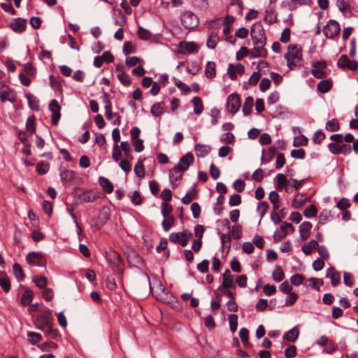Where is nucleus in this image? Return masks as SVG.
Here are the masks:
<instances>
[{
  "instance_id": "1",
  "label": "nucleus",
  "mask_w": 358,
  "mask_h": 358,
  "mask_svg": "<svg viewBox=\"0 0 358 358\" xmlns=\"http://www.w3.org/2000/svg\"><path fill=\"white\" fill-rule=\"evenodd\" d=\"M194 162V157L193 154L191 152H188L182 156L180 158L179 162L169 171V181L173 189L178 186L177 182L182 179V173L188 170Z\"/></svg>"
},
{
  "instance_id": "2",
  "label": "nucleus",
  "mask_w": 358,
  "mask_h": 358,
  "mask_svg": "<svg viewBox=\"0 0 358 358\" xmlns=\"http://www.w3.org/2000/svg\"><path fill=\"white\" fill-rule=\"evenodd\" d=\"M288 51L285 54L284 57L287 60V65L289 70H294L296 67L303 66V59L302 55L301 47L290 44L288 46Z\"/></svg>"
},
{
  "instance_id": "3",
  "label": "nucleus",
  "mask_w": 358,
  "mask_h": 358,
  "mask_svg": "<svg viewBox=\"0 0 358 358\" xmlns=\"http://www.w3.org/2000/svg\"><path fill=\"white\" fill-rule=\"evenodd\" d=\"M106 259L111 268L120 274L123 273V260L120 255L113 249L106 252Z\"/></svg>"
},
{
  "instance_id": "4",
  "label": "nucleus",
  "mask_w": 358,
  "mask_h": 358,
  "mask_svg": "<svg viewBox=\"0 0 358 358\" xmlns=\"http://www.w3.org/2000/svg\"><path fill=\"white\" fill-rule=\"evenodd\" d=\"M250 35L255 45L264 48L266 45V38L264 27L261 22H255L251 28Z\"/></svg>"
},
{
  "instance_id": "5",
  "label": "nucleus",
  "mask_w": 358,
  "mask_h": 358,
  "mask_svg": "<svg viewBox=\"0 0 358 358\" xmlns=\"http://www.w3.org/2000/svg\"><path fill=\"white\" fill-rule=\"evenodd\" d=\"M53 317L52 315L51 310L48 309L45 311L39 313L36 317V328L43 331L45 329L52 326Z\"/></svg>"
},
{
  "instance_id": "6",
  "label": "nucleus",
  "mask_w": 358,
  "mask_h": 358,
  "mask_svg": "<svg viewBox=\"0 0 358 358\" xmlns=\"http://www.w3.org/2000/svg\"><path fill=\"white\" fill-rule=\"evenodd\" d=\"M27 263L31 266H45L46 264L45 255L42 252H30L25 257Z\"/></svg>"
},
{
  "instance_id": "7",
  "label": "nucleus",
  "mask_w": 358,
  "mask_h": 358,
  "mask_svg": "<svg viewBox=\"0 0 358 358\" xmlns=\"http://www.w3.org/2000/svg\"><path fill=\"white\" fill-rule=\"evenodd\" d=\"M110 217V209L107 207H103L99 210L96 217L92 220V227L96 230L100 229L103 227Z\"/></svg>"
},
{
  "instance_id": "8",
  "label": "nucleus",
  "mask_w": 358,
  "mask_h": 358,
  "mask_svg": "<svg viewBox=\"0 0 358 358\" xmlns=\"http://www.w3.org/2000/svg\"><path fill=\"white\" fill-rule=\"evenodd\" d=\"M181 22L187 29H192L199 24V17L192 11H186L181 16Z\"/></svg>"
},
{
  "instance_id": "9",
  "label": "nucleus",
  "mask_w": 358,
  "mask_h": 358,
  "mask_svg": "<svg viewBox=\"0 0 358 358\" xmlns=\"http://www.w3.org/2000/svg\"><path fill=\"white\" fill-rule=\"evenodd\" d=\"M295 229L294 226L289 222H283L282 224L280 227V229H277L273 236V241L275 243H278L280 241L282 238L286 237L288 234V231L290 233H293Z\"/></svg>"
},
{
  "instance_id": "10",
  "label": "nucleus",
  "mask_w": 358,
  "mask_h": 358,
  "mask_svg": "<svg viewBox=\"0 0 358 358\" xmlns=\"http://www.w3.org/2000/svg\"><path fill=\"white\" fill-rule=\"evenodd\" d=\"M340 31V24L334 20H329L327 24L323 28L324 35L327 38H333L335 36L339 34Z\"/></svg>"
},
{
  "instance_id": "11",
  "label": "nucleus",
  "mask_w": 358,
  "mask_h": 358,
  "mask_svg": "<svg viewBox=\"0 0 358 358\" xmlns=\"http://www.w3.org/2000/svg\"><path fill=\"white\" fill-rule=\"evenodd\" d=\"M241 107V99L237 93L229 95L227 101V108L232 114L236 113Z\"/></svg>"
},
{
  "instance_id": "12",
  "label": "nucleus",
  "mask_w": 358,
  "mask_h": 358,
  "mask_svg": "<svg viewBox=\"0 0 358 358\" xmlns=\"http://www.w3.org/2000/svg\"><path fill=\"white\" fill-rule=\"evenodd\" d=\"M337 66L342 69L355 71L358 69V62L350 59L346 55H342L338 59Z\"/></svg>"
},
{
  "instance_id": "13",
  "label": "nucleus",
  "mask_w": 358,
  "mask_h": 358,
  "mask_svg": "<svg viewBox=\"0 0 358 358\" xmlns=\"http://www.w3.org/2000/svg\"><path fill=\"white\" fill-rule=\"evenodd\" d=\"M48 108L52 112L51 123L52 125L56 126L61 117V106L59 105L57 100L52 99L50 101Z\"/></svg>"
},
{
  "instance_id": "14",
  "label": "nucleus",
  "mask_w": 358,
  "mask_h": 358,
  "mask_svg": "<svg viewBox=\"0 0 358 358\" xmlns=\"http://www.w3.org/2000/svg\"><path fill=\"white\" fill-rule=\"evenodd\" d=\"M75 197L79 201L80 203H90L93 202L100 196L96 194L93 189L85 190L81 193H77Z\"/></svg>"
},
{
  "instance_id": "15",
  "label": "nucleus",
  "mask_w": 358,
  "mask_h": 358,
  "mask_svg": "<svg viewBox=\"0 0 358 358\" xmlns=\"http://www.w3.org/2000/svg\"><path fill=\"white\" fill-rule=\"evenodd\" d=\"M178 53L182 55L192 54L198 51L197 45L194 41H181L178 44Z\"/></svg>"
},
{
  "instance_id": "16",
  "label": "nucleus",
  "mask_w": 358,
  "mask_h": 358,
  "mask_svg": "<svg viewBox=\"0 0 358 358\" xmlns=\"http://www.w3.org/2000/svg\"><path fill=\"white\" fill-rule=\"evenodd\" d=\"M223 280L222 284L217 288V290L222 291V289L236 288V285L234 283L233 275L230 270L227 269L222 274Z\"/></svg>"
},
{
  "instance_id": "17",
  "label": "nucleus",
  "mask_w": 358,
  "mask_h": 358,
  "mask_svg": "<svg viewBox=\"0 0 358 358\" xmlns=\"http://www.w3.org/2000/svg\"><path fill=\"white\" fill-rule=\"evenodd\" d=\"M10 29L15 33L21 34L26 30L27 20L17 17L10 24Z\"/></svg>"
},
{
  "instance_id": "18",
  "label": "nucleus",
  "mask_w": 358,
  "mask_h": 358,
  "mask_svg": "<svg viewBox=\"0 0 358 358\" xmlns=\"http://www.w3.org/2000/svg\"><path fill=\"white\" fill-rule=\"evenodd\" d=\"M313 225L310 222L305 221L299 227L301 238L306 241L310 235V229Z\"/></svg>"
},
{
  "instance_id": "19",
  "label": "nucleus",
  "mask_w": 358,
  "mask_h": 358,
  "mask_svg": "<svg viewBox=\"0 0 358 358\" xmlns=\"http://www.w3.org/2000/svg\"><path fill=\"white\" fill-rule=\"evenodd\" d=\"M99 183L106 193L110 194L113 192V185L107 178L100 176L99 178Z\"/></svg>"
},
{
  "instance_id": "20",
  "label": "nucleus",
  "mask_w": 358,
  "mask_h": 358,
  "mask_svg": "<svg viewBox=\"0 0 358 358\" xmlns=\"http://www.w3.org/2000/svg\"><path fill=\"white\" fill-rule=\"evenodd\" d=\"M332 86L333 83L331 79H324L319 82L317 84V90L320 92L325 94L331 90Z\"/></svg>"
},
{
  "instance_id": "21",
  "label": "nucleus",
  "mask_w": 358,
  "mask_h": 358,
  "mask_svg": "<svg viewBox=\"0 0 358 358\" xmlns=\"http://www.w3.org/2000/svg\"><path fill=\"white\" fill-rule=\"evenodd\" d=\"M113 108H105V115L107 120H110L113 117H115V120L112 122L113 125L119 126L121 123V117L117 113H113Z\"/></svg>"
},
{
  "instance_id": "22",
  "label": "nucleus",
  "mask_w": 358,
  "mask_h": 358,
  "mask_svg": "<svg viewBox=\"0 0 358 358\" xmlns=\"http://www.w3.org/2000/svg\"><path fill=\"white\" fill-rule=\"evenodd\" d=\"M164 102L160 101L153 104L150 109L151 114L155 117H159L165 113Z\"/></svg>"
},
{
  "instance_id": "23",
  "label": "nucleus",
  "mask_w": 358,
  "mask_h": 358,
  "mask_svg": "<svg viewBox=\"0 0 358 358\" xmlns=\"http://www.w3.org/2000/svg\"><path fill=\"white\" fill-rule=\"evenodd\" d=\"M46 337L52 338L56 341H58L61 338V334L57 329H53L52 326H50L43 331Z\"/></svg>"
},
{
  "instance_id": "24",
  "label": "nucleus",
  "mask_w": 358,
  "mask_h": 358,
  "mask_svg": "<svg viewBox=\"0 0 358 358\" xmlns=\"http://www.w3.org/2000/svg\"><path fill=\"white\" fill-rule=\"evenodd\" d=\"M327 277H330L333 286H337L341 282V274L338 271H334V268L327 270Z\"/></svg>"
},
{
  "instance_id": "25",
  "label": "nucleus",
  "mask_w": 358,
  "mask_h": 358,
  "mask_svg": "<svg viewBox=\"0 0 358 358\" xmlns=\"http://www.w3.org/2000/svg\"><path fill=\"white\" fill-rule=\"evenodd\" d=\"M317 248H319L317 241L315 240H311L308 243L302 245L301 250L305 255H309L312 253L313 250H316Z\"/></svg>"
},
{
  "instance_id": "26",
  "label": "nucleus",
  "mask_w": 358,
  "mask_h": 358,
  "mask_svg": "<svg viewBox=\"0 0 358 358\" xmlns=\"http://www.w3.org/2000/svg\"><path fill=\"white\" fill-rule=\"evenodd\" d=\"M194 150L197 157H203L209 153L210 148L208 145L198 143L195 145Z\"/></svg>"
},
{
  "instance_id": "27",
  "label": "nucleus",
  "mask_w": 358,
  "mask_h": 358,
  "mask_svg": "<svg viewBox=\"0 0 358 358\" xmlns=\"http://www.w3.org/2000/svg\"><path fill=\"white\" fill-rule=\"evenodd\" d=\"M144 159L139 158L134 166V173L140 178L145 177V171L143 165Z\"/></svg>"
},
{
  "instance_id": "28",
  "label": "nucleus",
  "mask_w": 358,
  "mask_h": 358,
  "mask_svg": "<svg viewBox=\"0 0 358 358\" xmlns=\"http://www.w3.org/2000/svg\"><path fill=\"white\" fill-rule=\"evenodd\" d=\"M25 97L27 99L29 107L35 111L39 110L38 100L31 93H27Z\"/></svg>"
},
{
  "instance_id": "29",
  "label": "nucleus",
  "mask_w": 358,
  "mask_h": 358,
  "mask_svg": "<svg viewBox=\"0 0 358 358\" xmlns=\"http://www.w3.org/2000/svg\"><path fill=\"white\" fill-rule=\"evenodd\" d=\"M274 180L275 181V187L277 190H280L284 188L288 182L286 176L283 173H278Z\"/></svg>"
},
{
  "instance_id": "30",
  "label": "nucleus",
  "mask_w": 358,
  "mask_h": 358,
  "mask_svg": "<svg viewBox=\"0 0 358 358\" xmlns=\"http://www.w3.org/2000/svg\"><path fill=\"white\" fill-rule=\"evenodd\" d=\"M13 274L18 282H22L25 278V274L21 266L18 263H15L13 265Z\"/></svg>"
},
{
  "instance_id": "31",
  "label": "nucleus",
  "mask_w": 358,
  "mask_h": 358,
  "mask_svg": "<svg viewBox=\"0 0 358 358\" xmlns=\"http://www.w3.org/2000/svg\"><path fill=\"white\" fill-rule=\"evenodd\" d=\"M299 335V329L297 327H294L284 334L283 338L288 341L294 342L297 339Z\"/></svg>"
},
{
  "instance_id": "32",
  "label": "nucleus",
  "mask_w": 358,
  "mask_h": 358,
  "mask_svg": "<svg viewBox=\"0 0 358 358\" xmlns=\"http://www.w3.org/2000/svg\"><path fill=\"white\" fill-rule=\"evenodd\" d=\"M33 297H34L33 292L29 289H27L24 292V293L22 295V297H21L20 301H21L22 305L24 306H27L29 305L31 303V302L32 301Z\"/></svg>"
},
{
  "instance_id": "33",
  "label": "nucleus",
  "mask_w": 358,
  "mask_h": 358,
  "mask_svg": "<svg viewBox=\"0 0 358 358\" xmlns=\"http://www.w3.org/2000/svg\"><path fill=\"white\" fill-rule=\"evenodd\" d=\"M0 99L2 102L10 101L13 103L15 101V96L11 90H3L0 93Z\"/></svg>"
},
{
  "instance_id": "34",
  "label": "nucleus",
  "mask_w": 358,
  "mask_h": 358,
  "mask_svg": "<svg viewBox=\"0 0 358 358\" xmlns=\"http://www.w3.org/2000/svg\"><path fill=\"white\" fill-rule=\"evenodd\" d=\"M216 64L214 62H208L206 66L205 75L208 78H213L216 76Z\"/></svg>"
},
{
  "instance_id": "35",
  "label": "nucleus",
  "mask_w": 358,
  "mask_h": 358,
  "mask_svg": "<svg viewBox=\"0 0 358 358\" xmlns=\"http://www.w3.org/2000/svg\"><path fill=\"white\" fill-rule=\"evenodd\" d=\"M235 21V17L232 15H227L224 17V28L223 29V34L225 36H228L231 32V28L232 24Z\"/></svg>"
},
{
  "instance_id": "36",
  "label": "nucleus",
  "mask_w": 358,
  "mask_h": 358,
  "mask_svg": "<svg viewBox=\"0 0 358 358\" xmlns=\"http://www.w3.org/2000/svg\"><path fill=\"white\" fill-rule=\"evenodd\" d=\"M253 98L250 96L245 98L242 111L245 115H249L253 107Z\"/></svg>"
},
{
  "instance_id": "37",
  "label": "nucleus",
  "mask_w": 358,
  "mask_h": 358,
  "mask_svg": "<svg viewBox=\"0 0 358 358\" xmlns=\"http://www.w3.org/2000/svg\"><path fill=\"white\" fill-rule=\"evenodd\" d=\"M121 149L124 153V155L125 156L124 159H128L129 160H133L134 157L131 155V148L128 141H123L120 143Z\"/></svg>"
},
{
  "instance_id": "38",
  "label": "nucleus",
  "mask_w": 358,
  "mask_h": 358,
  "mask_svg": "<svg viewBox=\"0 0 358 358\" xmlns=\"http://www.w3.org/2000/svg\"><path fill=\"white\" fill-rule=\"evenodd\" d=\"M219 41V36L216 32H211L208 36L206 45L210 49H215L217 46V44Z\"/></svg>"
},
{
  "instance_id": "39",
  "label": "nucleus",
  "mask_w": 358,
  "mask_h": 358,
  "mask_svg": "<svg viewBox=\"0 0 358 358\" xmlns=\"http://www.w3.org/2000/svg\"><path fill=\"white\" fill-rule=\"evenodd\" d=\"M192 102L194 105V113L196 115H200L203 110V105L201 99L199 96H194Z\"/></svg>"
},
{
  "instance_id": "40",
  "label": "nucleus",
  "mask_w": 358,
  "mask_h": 358,
  "mask_svg": "<svg viewBox=\"0 0 358 358\" xmlns=\"http://www.w3.org/2000/svg\"><path fill=\"white\" fill-rule=\"evenodd\" d=\"M239 336L245 348L251 346V344L249 342V331L248 329L244 327L241 328L239 331Z\"/></svg>"
},
{
  "instance_id": "41",
  "label": "nucleus",
  "mask_w": 358,
  "mask_h": 358,
  "mask_svg": "<svg viewBox=\"0 0 358 358\" xmlns=\"http://www.w3.org/2000/svg\"><path fill=\"white\" fill-rule=\"evenodd\" d=\"M50 170V164L43 161L39 162L36 166V171L39 175H45Z\"/></svg>"
},
{
  "instance_id": "42",
  "label": "nucleus",
  "mask_w": 358,
  "mask_h": 358,
  "mask_svg": "<svg viewBox=\"0 0 358 358\" xmlns=\"http://www.w3.org/2000/svg\"><path fill=\"white\" fill-rule=\"evenodd\" d=\"M340 123L338 120L336 118L331 119L327 122L325 125V129L329 131H337L340 129Z\"/></svg>"
},
{
  "instance_id": "43",
  "label": "nucleus",
  "mask_w": 358,
  "mask_h": 358,
  "mask_svg": "<svg viewBox=\"0 0 358 358\" xmlns=\"http://www.w3.org/2000/svg\"><path fill=\"white\" fill-rule=\"evenodd\" d=\"M60 177L62 182H71L75 178V172L71 170L65 169L60 172Z\"/></svg>"
},
{
  "instance_id": "44",
  "label": "nucleus",
  "mask_w": 358,
  "mask_h": 358,
  "mask_svg": "<svg viewBox=\"0 0 358 358\" xmlns=\"http://www.w3.org/2000/svg\"><path fill=\"white\" fill-rule=\"evenodd\" d=\"M303 194H298L292 201V206L294 208H300L303 203H305L308 199L304 197Z\"/></svg>"
},
{
  "instance_id": "45",
  "label": "nucleus",
  "mask_w": 358,
  "mask_h": 358,
  "mask_svg": "<svg viewBox=\"0 0 358 358\" xmlns=\"http://www.w3.org/2000/svg\"><path fill=\"white\" fill-rule=\"evenodd\" d=\"M36 117L34 115H31L29 116L26 122V129L27 131L31 134H34L36 132V124H35Z\"/></svg>"
},
{
  "instance_id": "46",
  "label": "nucleus",
  "mask_w": 358,
  "mask_h": 358,
  "mask_svg": "<svg viewBox=\"0 0 358 358\" xmlns=\"http://www.w3.org/2000/svg\"><path fill=\"white\" fill-rule=\"evenodd\" d=\"M273 279L275 282H281L285 278V274L280 266H276L272 273Z\"/></svg>"
},
{
  "instance_id": "47",
  "label": "nucleus",
  "mask_w": 358,
  "mask_h": 358,
  "mask_svg": "<svg viewBox=\"0 0 358 358\" xmlns=\"http://www.w3.org/2000/svg\"><path fill=\"white\" fill-rule=\"evenodd\" d=\"M165 219L163 220L162 222V225L163 227V229L165 231H168L170 230V229L172 227V226L174 224L175 218L173 215H170L168 217H164Z\"/></svg>"
},
{
  "instance_id": "48",
  "label": "nucleus",
  "mask_w": 358,
  "mask_h": 358,
  "mask_svg": "<svg viewBox=\"0 0 358 358\" xmlns=\"http://www.w3.org/2000/svg\"><path fill=\"white\" fill-rule=\"evenodd\" d=\"M307 282H309L308 286L317 291H320V287L324 283L322 279L317 278H310L307 280Z\"/></svg>"
},
{
  "instance_id": "49",
  "label": "nucleus",
  "mask_w": 358,
  "mask_h": 358,
  "mask_svg": "<svg viewBox=\"0 0 358 358\" xmlns=\"http://www.w3.org/2000/svg\"><path fill=\"white\" fill-rule=\"evenodd\" d=\"M137 34L139 38L144 41L150 40L152 36V34L149 30L144 29L142 27H138Z\"/></svg>"
},
{
  "instance_id": "50",
  "label": "nucleus",
  "mask_w": 358,
  "mask_h": 358,
  "mask_svg": "<svg viewBox=\"0 0 358 358\" xmlns=\"http://www.w3.org/2000/svg\"><path fill=\"white\" fill-rule=\"evenodd\" d=\"M122 150L121 147L118 145V144L114 143L113 147L112 157L115 162H117L121 159L122 156Z\"/></svg>"
},
{
  "instance_id": "51",
  "label": "nucleus",
  "mask_w": 358,
  "mask_h": 358,
  "mask_svg": "<svg viewBox=\"0 0 358 358\" xmlns=\"http://www.w3.org/2000/svg\"><path fill=\"white\" fill-rule=\"evenodd\" d=\"M50 85L52 87H61L62 83L64 82V79L59 76H55L53 75H50L49 76Z\"/></svg>"
},
{
  "instance_id": "52",
  "label": "nucleus",
  "mask_w": 358,
  "mask_h": 358,
  "mask_svg": "<svg viewBox=\"0 0 358 358\" xmlns=\"http://www.w3.org/2000/svg\"><path fill=\"white\" fill-rule=\"evenodd\" d=\"M27 337H28V340L32 344V345H36V343H38L39 341H41L42 339V336L41 334L39 333H36V332H34V331H29L27 333Z\"/></svg>"
},
{
  "instance_id": "53",
  "label": "nucleus",
  "mask_w": 358,
  "mask_h": 358,
  "mask_svg": "<svg viewBox=\"0 0 358 358\" xmlns=\"http://www.w3.org/2000/svg\"><path fill=\"white\" fill-rule=\"evenodd\" d=\"M38 347L43 352H48L50 349H57L58 348V345L52 341H46L38 345Z\"/></svg>"
},
{
  "instance_id": "54",
  "label": "nucleus",
  "mask_w": 358,
  "mask_h": 358,
  "mask_svg": "<svg viewBox=\"0 0 358 358\" xmlns=\"http://www.w3.org/2000/svg\"><path fill=\"white\" fill-rule=\"evenodd\" d=\"M317 213V209L316 206L313 204L310 205L308 207H307L304 211L303 215L306 217H315Z\"/></svg>"
},
{
  "instance_id": "55",
  "label": "nucleus",
  "mask_w": 358,
  "mask_h": 358,
  "mask_svg": "<svg viewBox=\"0 0 358 358\" xmlns=\"http://www.w3.org/2000/svg\"><path fill=\"white\" fill-rule=\"evenodd\" d=\"M131 161L132 160H129L128 159H121L119 164V166L121 168V169L126 173H129L131 171Z\"/></svg>"
},
{
  "instance_id": "56",
  "label": "nucleus",
  "mask_w": 358,
  "mask_h": 358,
  "mask_svg": "<svg viewBox=\"0 0 358 358\" xmlns=\"http://www.w3.org/2000/svg\"><path fill=\"white\" fill-rule=\"evenodd\" d=\"M308 143V139L303 135L296 136L294 138L293 145L294 147H299L301 145H307Z\"/></svg>"
},
{
  "instance_id": "57",
  "label": "nucleus",
  "mask_w": 358,
  "mask_h": 358,
  "mask_svg": "<svg viewBox=\"0 0 358 358\" xmlns=\"http://www.w3.org/2000/svg\"><path fill=\"white\" fill-rule=\"evenodd\" d=\"M229 320L230 330L234 333L238 327V316L235 314H230L229 315Z\"/></svg>"
},
{
  "instance_id": "58",
  "label": "nucleus",
  "mask_w": 358,
  "mask_h": 358,
  "mask_svg": "<svg viewBox=\"0 0 358 358\" xmlns=\"http://www.w3.org/2000/svg\"><path fill=\"white\" fill-rule=\"evenodd\" d=\"M304 279L305 278L302 274L296 273L291 276L290 281L294 285L299 286L303 283Z\"/></svg>"
},
{
  "instance_id": "59",
  "label": "nucleus",
  "mask_w": 358,
  "mask_h": 358,
  "mask_svg": "<svg viewBox=\"0 0 358 358\" xmlns=\"http://www.w3.org/2000/svg\"><path fill=\"white\" fill-rule=\"evenodd\" d=\"M33 281L41 289L45 288L48 285V278L45 276L35 277L33 278Z\"/></svg>"
},
{
  "instance_id": "60",
  "label": "nucleus",
  "mask_w": 358,
  "mask_h": 358,
  "mask_svg": "<svg viewBox=\"0 0 358 358\" xmlns=\"http://www.w3.org/2000/svg\"><path fill=\"white\" fill-rule=\"evenodd\" d=\"M173 208L171 204L167 203L166 202L162 203L161 212L164 217H168V216L171 215V213L173 211Z\"/></svg>"
},
{
  "instance_id": "61",
  "label": "nucleus",
  "mask_w": 358,
  "mask_h": 358,
  "mask_svg": "<svg viewBox=\"0 0 358 358\" xmlns=\"http://www.w3.org/2000/svg\"><path fill=\"white\" fill-rule=\"evenodd\" d=\"M117 78L120 82L124 86H129L131 83L130 76L124 72L118 74Z\"/></svg>"
},
{
  "instance_id": "62",
  "label": "nucleus",
  "mask_w": 358,
  "mask_h": 358,
  "mask_svg": "<svg viewBox=\"0 0 358 358\" xmlns=\"http://www.w3.org/2000/svg\"><path fill=\"white\" fill-rule=\"evenodd\" d=\"M268 208L269 205L266 201H261L258 203L257 211L259 212L261 217H263L265 215Z\"/></svg>"
},
{
  "instance_id": "63",
  "label": "nucleus",
  "mask_w": 358,
  "mask_h": 358,
  "mask_svg": "<svg viewBox=\"0 0 358 358\" xmlns=\"http://www.w3.org/2000/svg\"><path fill=\"white\" fill-rule=\"evenodd\" d=\"M325 138V134L322 131V130L320 129L315 133L313 141L315 144H320Z\"/></svg>"
},
{
  "instance_id": "64",
  "label": "nucleus",
  "mask_w": 358,
  "mask_h": 358,
  "mask_svg": "<svg viewBox=\"0 0 358 358\" xmlns=\"http://www.w3.org/2000/svg\"><path fill=\"white\" fill-rule=\"evenodd\" d=\"M24 70L25 73L32 77H35L36 75V69L31 63H27L24 65Z\"/></svg>"
}]
</instances>
